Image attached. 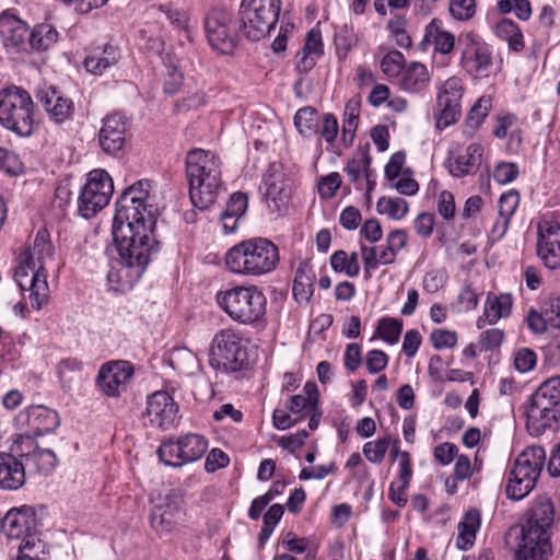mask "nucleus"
Instances as JSON below:
<instances>
[{
    "mask_svg": "<svg viewBox=\"0 0 560 560\" xmlns=\"http://www.w3.org/2000/svg\"><path fill=\"white\" fill-rule=\"evenodd\" d=\"M151 189V180L140 179L126 188L116 203L112 232L119 258L107 279L117 283L119 290L131 289L141 279L150 256L158 250V208Z\"/></svg>",
    "mask_w": 560,
    "mask_h": 560,
    "instance_id": "1",
    "label": "nucleus"
},
{
    "mask_svg": "<svg viewBox=\"0 0 560 560\" xmlns=\"http://www.w3.org/2000/svg\"><path fill=\"white\" fill-rule=\"evenodd\" d=\"M221 160L212 151L192 149L186 155V175L192 205L207 209L223 190Z\"/></svg>",
    "mask_w": 560,
    "mask_h": 560,
    "instance_id": "2",
    "label": "nucleus"
},
{
    "mask_svg": "<svg viewBox=\"0 0 560 560\" xmlns=\"http://www.w3.org/2000/svg\"><path fill=\"white\" fill-rule=\"evenodd\" d=\"M555 508L547 497H538L526 513L516 560H546L551 552L549 530L553 524Z\"/></svg>",
    "mask_w": 560,
    "mask_h": 560,
    "instance_id": "3",
    "label": "nucleus"
},
{
    "mask_svg": "<svg viewBox=\"0 0 560 560\" xmlns=\"http://www.w3.org/2000/svg\"><path fill=\"white\" fill-rule=\"evenodd\" d=\"M280 261L278 246L266 237H252L231 247L226 268L235 275L260 277L272 272Z\"/></svg>",
    "mask_w": 560,
    "mask_h": 560,
    "instance_id": "4",
    "label": "nucleus"
},
{
    "mask_svg": "<svg viewBox=\"0 0 560 560\" xmlns=\"http://www.w3.org/2000/svg\"><path fill=\"white\" fill-rule=\"evenodd\" d=\"M219 306L241 325L259 326L265 322L267 298L256 285H237L217 294Z\"/></svg>",
    "mask_w": 560,
    "mask_h": 560,
    "instance_id": "5",
    "label": "nucleus"
},
{
    "mask_svg": "<svg viewBox=\"0 0 560 560\" xmlns=\"http://www.w3.org/2000/svg\"><path fill=\"white\" fill-rule=\"evenodd\" d=\"M0 125L21 138L35 129V104L23 88L10 85L0 91Z\"/></svg>",
    "mask_w": 560,
    "mask_h": 560,
    "instance_id": "6",
    "label": "nucleus"
},
{
    "mask_svg": "<svg viewBox=\"0 0 560 560\" xmlns=\"http://www.w3.org/2000/svg\"><path fill=\"white\" fill-rule=\"evenodd\" d=\"M526 418L530 435L539 436L555 429L560 421V376L545 381L532 395Z\"/></svg>",
    "mask_w": 560,
    "mask_h": 560,
    "instance_id": "7",
    "label": "nucleus"
},
{
    "mask_svg": "<svg viewBox=\"0 0 560 560\" xmlns=\"http://www.w3.org/2000/svg\"><path fill=\"white\" fill-rule=\"evenodd\" d=\"M546 460V452L541 446H528L515 458L505 488L506 497L520 501L536 487Z\"/></svg>",
    "mask_w": 560,
    "mask_h": 560,
    "instance_id": "8",
    "label": "nucleus"
},
{
    "mask_svg": "<svg viewBox=\"0 0 560 560\" xmlns=\"http://www.w3.org/2000/svg\"><path fill=\"white\" fill-rule=\"evenodd\" d=\"M281 7V0H242L237 13L242 35L253 42L268 36L278 23Z\"/></svg>",
    "mask_w": 560,
    "mask_h": 560,
    "instance_id": "9",
    "label": "nucleus"
},
{
    "mask_svg": "<svg viewBox=\"0 0 560 560\" xmlns=\"http://www.w3.org/2000/svg\"><path fill=\"white\" fill-rule=\"evenodd\" d=\"M209 362L213 369L223 373L245 370L248 354L242 332L234 328L218 331L211 343Z\"/></svg>",
    "mask_w": 560,
    "mask_h": 560,
    "instance_id": "10",
    "label": "nucleus"
},
{
    "mask_svg": "<svg viewBox=\"0 0 560 560\" xmlns=\"http://www.w3.org/2000/svg\"><path fill=\"white\" fill-rule=\"evenodd\" d=\"M460 51L459 67L472 78L489 77L493 67V55L490 45L485 39L474 33H462L457 39Z\"/></svg>",
    "mask_w": 560,
    "mask_h": 560,
    "instance_id": "11",
    "label": "nucleus"
},
{
    "mask_svg": "<svg viewBox=\"0 0 560 560\" xmlns=\"http://www.w3.org/2000/svg\"><path fill=\"white\" fill-rule=\"evenodd\" d=\"M205 30L211 47L221 54H232L240 43V20L224 9H213L205 19Z\"/></svg>",
    "mask_w": 560,
    "mask_h": 560,
    "instance_id": "12",
    "label": "nucleus"
},
{
    "mask_svg": "<svg viewBox=\"0 0 560 560\" xmlns=\"http://www.w3.org/2000/svg\"><path fill=\"white\" fill-rule=\"evenodd\" d=\"M114 192L113 179L104 170H93L88 174L86 182L78 198V212L90 219L106 207Z\"/></svg>",
    "mask_w": 560,
    "mask_h": 560,
    "instance_id": "13",
    "label": "nucleus"
},
{
    "mask_svg": "<svg viewBox=\"0 0 560 560\" xmlns=\"http://www.w3.org/2000/svg\"><path fill=\"white\" fill-rule=\"evenodd\" d=\"M136 373L135 364L128 360H110L101 364L95 385L108 398H118L127 392Z\"/></svg>",
    "mask_w": 560,
    "mask_h": 560,
    "instance_id": "14",
    "label": "nucleus"
},
{
    "mask_svg": "<svg viewBox=\"0 0 560 560\" xmlns=\"http://www.w3.org/2000/svg\"><path fill=\"white\" fill-rule=\"evenodd\" d=\"M183 522L184 511L180 497L170 493L153 502L150 525L160 537L176 533Z\"/></svg>",
    "mask_w": 560,
    "mask_h": 560,
    "instance_id": "15",
    "label": "nucleus"
},
{
    "mask_svg": "<svg viewBox=\"0 0 560 560\" xmlns=\"http://www.w3.org/2000/svg\"><path fill=\"white\" fill-rule=\"evenodd\" d=\"M464 86L462 79L452 77L445 80L439 89L436 106V127L445 129L457 121L462 113Z\"/></svg>",
    "mask_w": 560,
    "mask_h": 560,
    "instance_id": "16",
    "label": "nucleus"
},
{
    "mask_svg": "<svg viewBox=\"0 0 560 560\" xmlns=\"http://www.w3.org/2000/svg\"><path fill=\"white\" fill-rule=\"evenodd\" d=\"M265 198L272 211H280L289 201L293 180L280 162L269 164L262 177Z\"/></svg>",
    "mask_w": 560,
    "mask_h": 560,
    "instance_id": "17",
    "label": "nucleus"
},
{
    "mask_svg": "<svg viewBox=\"0 0 560 560\" xmlns=\"http://www.w3.org/2000/svg\"><path fill=\"white\" fill-rule=\"evenodd\" d=\"M178 412L174 398L167 392L158 390L148 397L143 417L152 427L168 430L177 423Z\"/></svg>",
    "mask_w": 560,
    "mask_h": 560,
    "instance_id": "18",
    "label": "nucleus"
},
{
    "mask_svg": "<svg viewBox=\"0 0 560 560\" xmlns=\"http://www.w3.org/2000/svg\"><path fill=\"white\" fill-rule=\"evenodd\" d=\"M128 118L121 113L105 116L98 131V144L108 155L117 156L125 148Z\"/></svg>",
    "mask_w": 560,
    "mask_h": 560,
    "instance_id": "19",
    "label": "nucleus"
},
{
    "mask_svg": "<svg viewBox=\"0 0 560 560\" xmlns=\"http://www.w3.org/2000/svg\"><path fill=\"white\" fill-rule=\"evenodd\" d=\"M40 525L35 508L22 505L13 508L1 518V532L10 539H22Z\"/></svg>",
    "mask_w": 560,
    "mask_h": 560,
    "instance_id": "20",
    "label": "nucleus"
},
{
    "mask_svg": "<svg viewBox=\"0 0 560 560\" xmlns=\"http://www.w3.org/2000/svg\"><path fill=\"white\" fill-rule=\"evenodd\" d=\"M27 37L26 22L10 11L0 14V42L8 54L27 52Z\"/></svg>",
    "mask_w": 560,
    "mask_h": 560,
    "instance_id": "21",
    "label": "nucleus"
},
{
    "mask_svg": "<svg viewBox=\"0 0 560 560\" xmlns=\"http://www.w3.org/2000/svg\"><path fill=\"white\" fill-rule=\"evenodd\" d=\"M36 98L55 124L60 125L72 118L74 103L58 88L44 85L37 90Z\"/></svg>",
    "mask_w": 560,
    "mask_h": 560,
    "instance_id": "22",
    "label": "nucleus"
},
{
    "mask_svg": "<svg viewBox=\"0 0 560 560\" xmlns=\"http://www.w3.org/2000/svg\"><path fill=\"white\" fill-rule=\"evenodd\" d=\"M537 255L547 268H560L559 222L544 221L538 225Z\"/></svg>",
    "mask_w": 560,
    "mask_h": 560,
    "instance_id": "23",
    "label": "nucleus"
},
{
    "mask_svg": "<svg viewBox=\"0 0 560 560\" xmlns=\"http://www.w3.org/2000/svg\"><path fill=\"white\" fill-rule=\"evenodd\" d=\"M25 422L27 430L21 438L32 443L33 438L54 432L60 424V418L56 410L38 405L26 410Z\"/></svg>",
    "mask_w": 560,
    "mask_h": 560,
    "instance_id": "24",
    "label": "nucleus"
},
{
    "mask_svg": "<svg viewBox=\"0 0 560 560\" xmlns=\"http://www.w3.org/2000/svg\"><path fill=\"white\" fill-rule=\"evenodd\" d=\"M483 149L480 143H471L464 151L454 153L448 159V171L454 177L475 174L480 165Z\"/></svg>",
    "mask_w": 560,
    "mask_h": 560,
    "instance_id": "25",
    "label": "nucleus"
},
{
    "mask_svg": "<svg viewBox=\"0 0 560 560\" xmlns=\"http://www.w3.org/2000/svg\"><path fill=\"white\" fill-rule=\"evenodd\" d=\"M432 45L434 52L440 55H450L455 47V36L442 27V21L433 19L424 30L423 38L420 43L422 50H427Z\"/></svg>",
    "mask_w": 560,
    "mask_h": 560,
    "instance_id": "26",
    "label": "nucleus"
},
{
    "mask_svg": "<svg viewBox=\"0 0 560 560\" xmlns=\"http://www.w3.org/2000/svg\"><path fill=\"white\" fill-rule=\"evenodd\" d=\"M513 305V298L510 293H488L483 314L478 317L476 325L479 329L483 328L486 325H493L500 318L508 317L511 314Z\"/></svg>",
    "mask_w": 560,
    "mask_h": 560,
    "instance_id": "27",
    "label": "nucleus"
},
{
    "mask_svg": "<svg viewBox=\"0 0 560 560\" xmlns=\"http://www.w3.org/2000/svg\"><path fill=\"white\" fill-rule=\"evenodd\" d=\"M25 483V467L11 453L0 452V489L18 490Z\"/></svg>",
    "mask_w": 560,
    "mask_h": 560,
    "instance_id": "28",
    "label": "nucleus"
},
{
    "mask_svg": "<svg viewBox=\"0 0 560 560\" xmlns=\"http://www.w3.org/2000/svg\"><path fill=\"white\" fill-rule=\"evenodd\" d=\"M20 460L25 467V475L28 472L47 476L54 471L58 463L57 456L51 450L39 448L38 446H35L31 452H22Z\"/></svg>",
    "mask_w": 560,
    "mask_h": 560,
    "instance_id": "29",
    "label": "nucleus"
},
{
    "mask_svg": "<svg viewBox=\"0 0 560 560\" xmlns=\"http://www.w3.org/2000/svg\"><path fill=\"white\" fill-rule=\"evenodd\" d=\"M430 73L425 65L411 61L406 65L399 77L400 90L410 94L423 93L430 83Z\"/></svg>",
    "mask_w": 560,
    "mask_h": 560,
    "instance_id": "30",
    "label": "nucleus"
},
{
    "mask_svg": "<svg viewBox=\"0 0 560 560\" xmlns=\"http://www.w3.org/2000/svg\"><path fill=\"white\" fill-rule=\"evenodd\" d=\"M120 59V50L114 45L94 48L84 59L85 70L94 75H102Z\"/></svg>",
    "mask_w": 560,
    "mask_h": 560,
    "instance_id": "31",
    "label": "nucleus"
},
{
    "mask_svg": "<svg viewBox=\"0 0 560 560\" xmlns=\"http://www.w3.org/2000/svg\"><path fill=\"white\" fill-rule=\"evenodd\" d=\"M480 513L477 510H469L464 514L458 523V535L456 537V547L460 550H468L476 540L477 532L480 528Z\"/></svg>",
    "mask_w": 560,
    "mask_h": 560,
    "instance_id": "32",
    "label": "nucleus"
},
{
    "mask_svg": "<svg viewBox=\"0 0 560 560\" xmlns=\"http://www.w3.org/2000/svg\"><path fill=\"white\" fill-rule=\"evenodd\" d=\"M59 33L50 23H40L34 26L27 37V51H45L58 42Z\"/></svg>",
    "mask_w": 560,
    "mask_h": 560,
    "instance_id": "33",
    "label": "nucleus"
},
{
    "mask_svg": "<svg viewBox=\"0 0 560 560\" xmlns=\"http://www.w3.org/2000/svg\"><path fill=\"white\" fill-rule=\"evenodd\" d=\"M497 36L506 42L511 50L520 52L524 49V37L520 26L510 19H502L495 25Z\"/></svg>",
    "mask_w": 560,
    "mask_h": 560,
    "instance_id": "34",
    "label": "nucleus"
},
{
    "mask_svg": "<svg viewBox=\"0 0 560 560\" xmlns=\"http://www.w3.org/2000/svg\"><path fill=\"white\" fill-rule=\"evenodd\" d=\"M183 450L184 465L200 459L208 448L207 440L196 433H188L178 438Z\"/></svg>",
    "mask_w": 560,
    "mask_h": 560,
    "instance_id": "35",
    "label": "nucleus"
},
{
    "mask_svg": "<svg viewBox=\"0 0 560 560\" xmlns=\"http://www.w3.org/2000/svg\"><path fill=\"white\" fill-rule=\"evenodd\" d=\"M319 121V113L311 106L300 108L294 115V126L303 137L317 133Z\"/></svg>",
    "mask_w": 560,
    "mask_h": 560,
    "instance_id": "36",
    "label": "nucleus"
},
{
    "mask_svg": "<svg viewBox=\"0 0 560 560\" xmlns=\"http://www.w3.org/2000/svg\"><path fill=\"white\" fill-rule=\"evenodd\" d=\"M46 552V542L38 537L37 532H33L22 538L16 560H42L40 557Z\"/></svg>",
    "mask_w": 560,
    "mask_h": 560,
    "instance_id": "37",
    "label": "nucleus"
},
{
    "mask_svg": "<svg viewBox=\"0 0 560 560\" xmlns=\"http://www.w3.org/2000/svg\"><path fill=\"white\" fill-rule=\"evenodd\" d=\"M491 107L489 98H479L478 102L469 110L464 127V135L466 137H472L476 130L480 127L485 118L488 116Z\"/></svg>",
    "mask_w": 560,
    "mask_h": 560,
    "instance_id": "38",
    "label": "nucleus"
},
{
    "mask_svg": "<svg viewBox=\"0 0 560 560\" xmlns=\"http://www.w3.org/2000/svg\"><path fill=\"white\" fill-rule=\"evenodd\" d=\"M330 266L336 272L346 273L348 277H357L360 272L358 254L353 252L350 256L342 249L336 250L330 256Z\"/></svg>",
    "mask_w": 560,
    "mask_h": 560,
    "instance_id": "39",
    "label": "nucleus"
},
{
    "mask_svg": "<svg viewBox=\"0 0 560 560\" xmlns=\"http://www.w3.org/2000/svg\"><path fill=\"white\" fill-rule=\"evenodd\" d=\"M28 290L32 307L40 310L48 299V285L46 281V273L44 271L36 270V272H34Z\"/></svg>",
    "mask_w": 560,
    "mask_h": 560,
    "instance_id": "40",
    "label": "nucleus"
},
{
    "mask_svg": "<svg viewBox=\"0 0 560 560\" xmlns=\"http://www.w3.org/2000/svg\"><path fill=\"white\" fill-rule=\"evenodd\" d=\"M160 460L170 467H182L184 465L183 450L178 439L165 440L158 448Z\"/></svg>",
    "mask_w": 560,
    "mask_h": 560,
    "instance_id": "41",
    "label": "nucleus"
},
{
    "mask_svg": "<svg viewBox=\"0 0 560 560\" xmlns=\"http://www.w3.org/2000/svg\"><path fill=\"white\" fill-rule=\"evenodd\" d=\"M380 214H386L393 220L402 219L408 212V203L402 198L381 197L376 203Z\"/></svg>",
    "mask_w": 560,
    "mask_h": 560,
    "instance_id": "42",
    "label": "nucleus"
},
{
    "mask_svg": "<svg viewBox=\"0 0 560 560\" xmlns=\"http://www.w3.org/2000/svg\"><path fill=\"white\" fill-rule=\"evenodd\" d=\"M33 258L37 257V270L44 271L46 259L52 257V246L48 240V233L45 230H39L34 240L33 249L28 248Z\"/></svg>",
    "mask_w": 560,
    "mask_h": 560,
    "instance_id": "43",
    "label": "nucleus"
},
{
    "mask_svg": "<svg viewBox=\"0 0 560 560\" xmlns=\"http://www.w3.org/2000/svg\"><path fill=\"white\" fill-rule=\"evenodd\" d=\"M402 330L401 320L393 317H383L378 320L376 334L385 342L395 345L398 342Z\"/></svg>",
    "mask_w": 560,
    "mask_h": 560,
    "instance_id": "44",
    "label": "nucleus"
},
{
    "mask_svg": "<svg viewBox=\"0 0 560 560\" xmlns=\"http://www.w3.org/2000/svg\"><path fill=\"white\" fill-rule=\"evenodd\" d=\"M359 121V109L357 104L349 102L342 120V141L349 147L352 144Z\"/></svg>",
    "mask_w": 560,
    "mask_h": 560,
    "instance_id": "45",
    "label": "nucleus"
},
{
    "mask_svg": "<svg viewBox=\"0 0 560 560\" xmlns=\"http://www.w3.org/2000/svg\"><path fill=\"white\" fill-rule=\"evenodd\" d=\"M334 42L338 59H346L355 43V35L353 30L347 25L341 26L338 31H336Z\"/></svg>",
    "mask_w": 560,
    "mask_h": 560,
    "instance_id": "46",
    "label": "nucleus"
},
{
    "mask_svg": "<svg viewBox=\"0 0 560 560\" xmlns=\"http://www.w3.org/2000/svg\"><path fill=\"white\" fill-rule=\"evenodd\" d=\"M390 445L389 438H380L375 441L366 442L363 445V454L366 459L373 464H381Z\"/></svg>",
    "mask_w": 560,
    "mask_h": 560,
    "instance_id": "47",
    "label": "nucleus"
},
{
    "mask_svg": "<svg viewBox=\"0 0 560 560\" xmlns=\"http://www.w3.org/2000/svg\"><path fill=\"white\" fill-rule=\"evenodd\" d=\"M405 56L399 50L388 51L381 60V69L388 78L401 74L405 68Z\"/></svg>",
    "mask_w": 560,
    "mask_h": 560,
    "instance_id": "48",
    "label": "nucleus"
},
{
    "mask_svg": "<svg viewBox=\"0 0 560 560\" xmlns=\"http://www.w3.org/2000/svg\"><path fill=\"white\" fill-rule=\"evenodd\" d=\"M160 10L166 15L172 25H174L178 31L185 33L187 40H192L188 18L184 11L173 9L167 4L160 5Z\"/></svg>",
    "mask_w": 560,
    "mask_h": 560,
    "instance_id": "49",
    "label": "nucleus"
},
{
    "mask_svg": "<svg viewBox=\"0 0 560 560\" xmlns=\"http://www.w3.org/2000/svg\"><path fill=\"white\" fill-rule=\"evenodd\" d=\"M316 397H306L305 395L298 394L290 398L287 408L291 413L302 417L303 419L316 409Z\"/></svg>",
    "mask_w": 560,
    "mask_h": 560,
    "instance_id": "50",
    "label": "nucleus"
},
{
    "mask_svg": "<svg viewBox=\"0 0 560 560\" xmlns=\"http://www.w3.org/2000/svg\"><path fill=\"white\" fill-rule=\"evenodd\" d=\"M37 268L38 266L36 264V260L33 258L31 250L25 249L20 255V265L14 273V279L22 290L25 289L24 279L28 277V272L32 271L34 273L36 272Z\"/></svg>",
    "mask_w": 560,
    "mask_h": 560,
    "instance_id": "51",
    "label": "nucleus"
},
{
    "mask_svg": "<svg viewBox=\"0 0 560 560\" xmlns=\"http://www.w3.org/2000/svg\"><path fill=\"white\" fill-rule=\"evenodd\" d=\"M338 131H339V125H338L337 117L331 113L324 114L320 117L317 133H319L320 137L328 144H332L338 136Z\"/></svg>",
    "mask_w": 560,
    "mask_h": 560,
    "instance_id": "52",
    "label": "nucleus"
},
{
    "mask_svg": "<svg viewBox=\"0 0 560 560\" xmlns=\"http://www.w3.org/2000/svg\"><path fill=\"white\" fill-rule=\"evenodd\" d=\"M450 13L458 21H468L476 13L475 0H451Z\"/></svg>",
    "mask_w": 560,
    "mask_h": 560,
    "instance_id": "53",
    "label": "nucleus"
},
{
    "mask_svg": "<svg viewBox=\"0 0 560 560\" xmlns=\"http://www.w3.org/2000/svg\"><path fill=\"white\" fill-rule=\"evenodd\" d=\"M537 363V354L529 348H520L514 353V368L521 372L526 373L532 371Z\"/></svg>",
    "mask_w": 560,
    "mask_h": 560,
    "instance_id": "54",
    "label": "nucleus"
},
{
    "mask_svg": "<svg viewBox=\"0 0 560 560\" xmlns=\"http://www.w3.org/2000/svg\"><path fill=\"white\" fill-rule=\"evenodd\" d=\"M247 207V195L241 191H236L231 195L223 212H225L228 217L230 215V218L236 217V219H241L245 214Z\"/></svg>",
    "mask_w": 560,
    "mask_h": 560,
    "instance_id": "55",
    "label": "nucleus"
},
{
    "mask_svg": "<svg viewBox=\"0 0 560 560\" xmlns=\"http://www.w3.org/2000/svg\"><path fill=\"white\" fill-rule=\"evenodd\" d=\"M341 185V177L338 173H330L318 182V194L324 199H330Z\"/></svg>",
    "mask_w": 560,
    "mask_h": 560,
    "instance_id": "56",
    "label": "nucleus"
},
{
    "mask_svg": "<svg viewBox=\"0 0 560 560\" xmlns=\"http://www.w3.org/2000/svg\"><path fill=\"white\" fill-rule=\"evenodd\" d=\"M518 176V166L512 162L499 163L493 171V178L499 184H509Z\"/></svg>",
    "mask_w": 560,
    "mask_h": 560,
    "instance_id": "57",
    "label": "nucleus"
},
{
    "mask_svg": "<svg viewBox=\"0 0 560 560\" xmlns=\"http://www.w3.org/2000/svg\"><path fill=\"white\" fill-rule=\"evenodd\" d=\"M457 452L454 443L444 442L433 448V457L440 465L447 466L458 456Z\"/></svg>",
    "mask_w": 560,
    "mask_h": 560,
    "instance_id": "58",
    "label": "nucleus"
},
{
    "mask_svg": "<svg viewBox=\"0 0 560 560\" xmlns=\"http://www.w3.org/2000/svg\"><path fill=\"white\" fill-rule=\"evenodd\" d=\"M478 301V293L471 288L470 284H465L457 298V311H472L477 307Z\"/></svg>",
    "mask_w": 560,
    "mask_h": 560,
    "instance_id": "59",
    "label": "nucleus"
},
{
    "mask_svg": "<svg viewBox=\"0 0 560 560\" xmlns=\"http://www.w3.org/2000/svg\"><path fill=\"white\" fill-rule=\"evenodd\" d=\"M431 341L436 350L453 348L457 343L455 331L446 329H435L431 334Z\"/></svg>",
    "mask_w": 560,
    "mask_h": 560,
    "instance_id": "60",
    "label": "nucleus"
},
{
    "mask_svg": "<svg viewBox=\"0 0 560 560\" xmlns=\"http://www.w3.org/2000/svg\"><path fill=\"white\" fill-rule=\"evenodd\" d=\"M520 203V195L516 190L503 194L499 199V215L511 219Z\"/></svg>",
    "mask_w": 560,
    "mask_h": 560,
    "instance_id": "61",
    "label": "nucleus"
},
{
    "mask_svg": "<svg viewBox=\"0 0 560 560\" xmlns=\"http://www.w3.org/2000/svg\"><path fill=\"white\" fill-rule=\"evenodd\" d=\"M526 323L528 328L537 335L544 334L549 325V319L544 314V306L538 312L534 308L529 310L526 316Z\"/></svg>",
    "mask_w": 560,
    "mask_h": 560,
    "instance_id": "62",
    "label": "nucleus"
},
{
    "mask_svg": "<svg viewBox=\"0 0 560 560\" xmlns=\"http://www.w3.org/2000/svg\"><path fill=\"white\" fill-rule=\"evenodd\" d=\"M366 369L371 374L383 371L388 364V357L382 350H371L366 354Z\"/></svg>",
    "mask_w": 560,
    "mask_h": 560,
    "instance_id": "63",
    "label": "nucleus"
},
{
    "mask_svg": "<svg viewBox=\"0 0 560 560\" xmlns=\"http://www.w3.org/2000/svg\"><path fill=\"white\" fill-rule=\"evenodd\" d=\"M542 306L550 327H560V298H549Z\"/></svg>",
    "mask_w": 560,
    "mask_h": 560,
    "instance_id": "64",
    "label": "nucleus"
}]
</instances>
